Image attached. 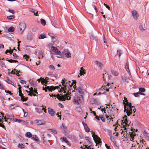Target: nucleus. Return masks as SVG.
I'll return each instance as SVG.
<instances>
[{
	"instance_id": "obj_46",
	"label": "nucleus",
	"mask_w": 149,
	"mask_h": 149,
	"mask_svg": "<svg viewBox=\"0 0 149 149\" xmlns=\"http://www.w3.org/2000/svg\"><path fill=\"white\" fill-rule=\"evenodd\" d=\"M50 131H51V132H52L54 133L55 134H57V131L56 130H53V129H50Z\"/></svg>"
},
{
	"instance_id": "obj_18",
	"label": "nucleus",
	"mask_w": 149,
	"mask_h": 149,
	"mask_svg": "<svg viewBox=\"0 0 149 149\" xmlns=\"http://www.w3.org/2000/svg\"><path fill=\"white\" fill-rule=\"evenodd\" d=\"M109 109V108H108V107L107 106H106V107L101 108V110L102 112L104 111L105 113H106V111H107L108 113H109V112H108Z\"/></svg>"
},
{
	"instance_id": "obj_32",
	"label": "nucleus",
	"mask_w": 149,
	"mask_h": 149,
	"mask_svg": "<svg viewBox=\"0 0 149 149\" xmlns=\"http://www.w3.org/2000/svg\"><path fill=\"white\" fill-rule=\"evenodd\" d=\"M14 28L13 27H10L8 29V31L10 32H12L14 31Z\"/></svg>"
},
{
	"instance_id": "obj_56",
	"label": "nucleus",
	"mask_w": 149,
	"mask_h": 149,
	"mask_svg": "<svg viewBox=\"0 0 149 149\" xmlns=\"http://www.w3.org/2000/svg\"><path fill=\"white\" fill-rule=\"evenodd\" d=\"M117 53L119 55V56H120L121 54L120 50H118L117 51Z\"/></svg>"
},
{
	"instance_id": "obj_17",
	"label": "nucleus",
	"mask_w": 149,
	"mask_h": 149,
	"mask_svg": "<svg viewBox=\"0 0 149 149\" xmlns=\"http://www.w3.org/2000/svg\"><path fill=\"white\" fill-rule=\"evenodd\" d=\"M82 124L84 127L85 131L87 132H89L90 131V129L87 126V124L84 122H82Z\"/></svg>"
},
{
	"instance_id": "obj_7",
	"label": "nucleus",
	"mask_w": 149,
	"mask_h": 149,
	"mask_svg": "<svg viewBox=\"0 0 149 149\" xmlns=\"http://www.w3.org/2000/svg\"><path fill=\"white\" fill-rule=\"evenodd\" d=\"M58 88H59V87L56 86H48L45 87V88L43 86L42 88V89L43 90H45V92H47V90H48L49 91L52 92L53 91H54L56 89H57Z\"/></svg>"
},
{
	"instance_id": "obj_34",
	"label": "nucleus",
	"mask_w": 149,
	"mask_h": 149,
	"mask_svg": "<svg viewBox=\"0 0 149 149\" xmlns=\"http://www.w3.org/2000/svg\"><path fill=\"white\" fill-rule=\"evenodd\" d=\"M112 74L113 75L115 76H117L118 74V72L117 71H113L112 72Z\"/></svg>"
},
{
	"instance_id": "obj_64",
	"label": "nucleus",
	"mask_w": 149,
	"mask_h": 149,
	"mask_svg": "<svg viewBox=\"0 0 149 149\" xmlns=\"http://www.w3.org/2000/svg\"><path fill=\"white\" fill-rule=\"evenodd\" d=\"M105 146L106 147V148L108 149H111V148H109V147L108 146L107 144H105Z\"/></svg>"
},
{
	"instance_id": "obj_59",
	"label": "nucleus",
	"mask_w": 149,
	"mask_h": 149,
	"mask_svg": "<svg viewBox=\"0 0 149 149\" xmlns=\"http://www.w3.org/2000/svg\"><path fill=\"white\" fill-rule=\"evenodd\" d=\"M133 95L135 96V97H139V95L138 94V93L137 92L136 93H134Z\"/></svg>"
},
{
	"instance_id": "obj_41",
	"label": "nucleus",
	"mask_w": 149,
	"mask_h": 149,
	"mask_svg": "<svg viewBox=\"0 0 149 149\" xmlns=\"http://www.w3.org/2000/svg\"><path fill=\"white\" fill-rule=\"evenodd\" d=\"M46 134V133H45V132H42V137L43 139H43H45V138Z\"/></svg>"
},
{
	"instance_id": "obj_42",
	"label": "nucleus",
	"mask_w": 149,
	"mask_h": 149,
	"mask_svg": "<svg viewBox=\"0 0 149 149\" xmlns=\"http://www.w3.org/2000/svg\"><path fill=\"white\" fill-rule=\"evenodd\" d=\"M99 118H100L101 120L103 122H104L105 121V119L102 116H100Z\"/></svg>"
},
{
	"instance_id": "obj_24",
	"label": "nucleus",
	"mask_w": 149,
	"mask_h": 149,
	"mask_svg": "<svg viewBox=\"0 0 149 149\" xmlns=\"http://www.w3.org/2000/svg\"><path fill=\"white\" fill-rule=\"evenodd\" d=\"M31 139L36 141H38L39 139L36 135H33L32 136Z\"/></svg>"
},
{
	"instance_id": "obj_25",
	"label": "nucleus",
	"mask_w": 149,
	"mask_h": 149,
	"mask_svg": "<svg viewBox=\"0 0 149 149\" xmlns=\"http://www.w3.org/2000/svg\"><path fill=\"white\" fill-rule=\"evenodd\" d=\"M46 37V36L45 34H40L39 37L38 38L39 39H42L45 38Z\"/></svg>"
},
{
	"instance_id": "obj_15",
	"label": "nucleus",
	"mask_w": 149,
	"mask_h": 149,
	"mask_svg": "<svg viewBox=\"0 0 149 149\" xmlns=\"http://www.w3.org/2000/svg\"><path fill=\"white\" fill-rule=\"evenodd\" d=\"M36 124L38 125H42L45 124V122L43 120H36Z\"/></svg>"
},
{
	"instance_id": "obj_27",
	"label": "nucleus",
	"mask_w": 149,
	"mask_h": 149,
	"mask_svg": "<svg viewBox=\"0 0 149 149\" xmlns=\"http://www.w3.org/2000/svg\"><path fill=\"white\" fill-rule=\"evenodd\" d=\"M50 130L49 129H47L45 132V133L47 134V136L49 137H51V135L50 134Z\"/></svg>"
},
{
	"instance_id": "obj_43",
	"label": "nucleus",
	"mask_w": 149,
	"mask_h": 149,
	"mask_svg": "<svg viewBox=\"0 0 149 149\" xmlns=\"http://www.w3.org/2000/svg\"><path fill=\"white\" fill-rule=\"evenodd\" d=\"M14 120V121L15 122H17L18 123H20L21 122V120L19 119H17V118L14 119L13 120Z\"/></svg>"
},
{
	"instance_id": "obj_45",
	"label": "nucleus",
	"mask_w": 149,
	"mask_h": 149,
	"mask_svg": "<svg viewBox=\"0 0 149 149\" xmlns=\"http://www.w3.org/2000/svg\"><path fill=\"white\" fill-rule=\"evenodd\" d=\"M105 116L106 118L108 119L107 120L110 119V121L111 120L112 121H113V120L112 119L113 118H112L111 116H109L108 115H106Z\"/></svg>"
},
{
	"instance_id": "obj_55",
	"label": "nucleus",
	"mask_w": 149,
	"mask_h": 149,
	"mask_svg": "<svg viewBox=\"0 0 149 149\" xmlns=\"http://www.w3.org/2000/svg\"><path fill=\"white\" fill-rule=\"evenodd\" d=\"M14 71L15 72V74H16L18 76H19V74L18 72V71L15 69H14Z\"/></svg>"
},
{
	"instance_id": "obj_60",
	"label": "nucleus",
	"mask_w": 149,
	"mask_h": 149,
	"mask_svg": "<svg viewBox=\"0 0 149 149\" xmlns=\"http://www.w3.org/2000/svg\"><path fill=\"white\" fill-rule=\"evenodd\" d=\"M20 83L22 84H26V81L25 80H22L21 81Z\"/></svg>"
},
{
	"instance_id": "obj_38",
	"label": "nucleus",
	"mask_w": 149,
	"mask_h": 149,
	"mask_svg": "<svg viewBox=\"0 0 149 149\" xmlns=\"http://www.w3.org/2000/svg\"><path fill=\"white\" fill-rule=\"evenodd\" d=\"M21 88V87H19L18 88V89L19 90V96H20V97H21V96H22V95H23V94L22 93L21 91L20 90Z\"/></svg>"
},
{
	"instance_id": "obj_19",
	"label": "nucleus",
	"mask_w": 149,
	"mask_h": 149,
	"mask_svg": "<svg viewBox=\"0 0 149 149\" xmlns=\"http://www.w3.org/2000/svg\"><path fill=\"white\" fill-rule=\"evenodd\" d=\"M25 136L26 137L30 138L32 136V135L31 133L30 132H27L25 134Z\"/></svg>"
},
{
	"instance_id": "obj_54",
	"label": "nucleus",
	"mask_w": 149,
	"mask_h": 149,
	"mask_svg": "<svg viewBox=\"0 0 149 149\" xmlns=\"http://www.w3.org/2000/svg\"><path fill=\"white\" fill-rule=\"evenodd\" d=\"M139 28L140 30H141L142 31H143L144 30V29L143 28L142 26L141 25H140L139 26Z\"/></svg>"
},
{
	"instance_id": "obj_22",
	"label": "nucleus",
	"mask_w": 149,
	"mask_h": 149,
	"mask_svg": "<svg viewBox=\"0 0 149 149\" xmlns=\"http://www.w3.org/2000/svg\"><path fill=\"white\" fill-rule=\"evenodd\" d=\"M125 69L126 70V71L128 72L129 74L130 75L131 73H130V71L129 70V64L128 63H127L126 64V65L125 66Z\"/></svg>"
},
{
	"instance_id": "obj_11",
	"label": "nucleus",
	"mask_w": 149,
	"mask_h": 149,
	"mask_svg": "<svg viewBox=\"0 0 149 149\" xmlns=\"http://www.w3.org/2000/svg\"><path fill=\"white\" fill-rule=\"evenodd\" d=\"M73 102L74 104L79 105L81 102V100L79 97H75Z\"/></svg>"
},
{
	"instance_id": "obj_30",
	"label": "nucleus",
	"mask_w": 149,
	"mask_h": 149,
	"mask_svg": "<svg viewBox=\"0 0 149 149\" xmlns=\"http://www.w3.org/2000/svg\"><path fill=\"white\" fill-rule=\"evenodd\" d=\"M27 38L28 40H31L32 39V36L31 33H28L27 35Z\"/></svg>"
},
{
	"instance_id": "obj_21",
	"label": "nucleus",
	"mask_w": 149,
	"mask_h": 149,
	"mask_svg": "<svg viewBox=\"0 0 149 149\" xmlns=\"http://www.w3.org/2000/svg\"><path fill=\"white\" fill-rule=\"evenodd\" d=\"M85 71L83 69V67H81L80 68V74L81 75H84V74H85Z\"/></svg>"
},
{
	"instance_id": "obj_31",
	"label": "nucleus",
	"mask_w": 149,
	"mask_h": 149,
	"mask_svg": "<svg viewBox=\"0 0 149 149\" xmlns=\"http://www.w3.org/2000/svg\"><path fill=\"white\" fill-rule=\"evenodd\" d=\"M123 81H127L128 82V78L127 77H126L125 76L123 77L122 76L121 77Z\"/></svg>"
},
{
	"instance_id": "obj_4",
	"label": "nucleus",
	"mask_w": 149,
	"mask_h": 149,
	"mask_svg": "<svg viewBox=\"0 0 149 149\" xmlns=\"http://www.w3.org/2000/svg\"><path fill=\"white\" fill-rule=\"evenodd\" d=\"M110 84L109 83H108L107 85L104 86H102L101 88H100V91L103 93H105L106 91H112V89L113 88H114V89L116 88V87H114V86H111L109 87Z\"/></svg>"
},
{
	"instance_id": "obj_16",
	"label": "nucleus",
	"mask_w": 149,
	"mask_h": 149,
	"mask_svg": "<svg viewBox=\"0 0 149 149\" xmlns=\"http://www.w3.org/2000/svg\"><path fill=\"white\" fill-rule=\"evenodd\" d=\"M48 112L52 116H53L55 114V112L53 109L51 108H48Z\"/></svg>"
},
{
	"instance_id": "obj_1",
	"label": "nucleus",
	"mask_w": 149,
	"mask_h": 149,
	"mask_svg": "<svg viewBox=\"0 0 149 149\" xmlns=\"http://www.w3.org/2000/svg\"><path fill=\"white\" fill-rule=\"evenodd\" d=\"M62 86L61 88V92H63L64 93L66 94L63 96H60L58 94L56 95L53 94H49V95L51 97H56L59 100L64 101L65 100H70V95L71 94V90L72 88V86L73 85V82H71L70 81H65V79H63L61 82Z\"/></svg>"
},
{
	"instance_id": "obj_26",
	"label": "nucleus",
	"mask_w": 149,
	"mask_h": 149,
	"mask_svg": "<svg viewBox=\"0 0 149 149\" xmlns=\"http://www.w3.org/2000/svg\"><path fill=\"white\" fill-rule=\"evenodd\" d=\"M65 55L66 57L68 58H70L71 57V54L69 52L65 53Z\"/></svg>"
},
{
	"instance_id": "obj_62",
	"label": "nucleus",
	"mask_w": 149,
	"mask_h": 149,
	"mask_svg": "<svg viewBox=\"0 0 149 149\" xmlns=\"http://www.w3.org/2000/svg\"><path fill=\"white\" fill-rule=\"evenodd\" d=\"M4 46L3 44H0V48H4Z\"/></svg>"
},
{
	"instance_id": "obj_8",
	"label": "nucleus",
	"mask_w": 149,
	"mask_h": 149,
	"mask_svg": "<svg viewBox=\"0 0 149 149\" xmlns=\"http://www.w3.org/2000/svg\"><path fill=\"white\" fill-rule=\"evenodd\" d=\"M26 26V24L24 22H22L19 23V27L21 32V34H22V33L23 31L25 29Z\"/></svg>"
},
{
	"instance_id": "obj_6",
	"label": "nucleus",
	"mask_w": 149,
	"mask_h": 149,
	"mask_svg": "<svg viewBox=\"0 0 149 149\" xmlns=\"http://www.w3.org/2000/svg\"><path fill=\"white\" fill-rule=\"evenodd\" d=\"M3 117L5 121H7V120L10 121L14 119L15 117L13 114H9L6 113L5 116H3Z\"/></svg>"
},
{
	"instance_id": "obj_33",
	"label": "nucleus",
	"mask_w": 149,
	"mask_h": 149,
	"mask_svg": "<svg viewBox=\"0 0 149 149\" xmlns=\"http://www.w3.org/2000/svg\"><path fill=\"white\" fill-rule=\"evenodd\" d=\"M18 147L20 148H24V145L22 143H19L18 145Z\"/></svg>"
},
{
	"instance_id": "obj_48",
	"label": "nucleus",
	"mask_w": 149,
	"mask_h": 149,
	"mask_svg": "<svg viewBox=\"0 0 149 149\" xmlns=\"http://www.w3.org/2000/svg\"><path fill=\"white\" fill-rule=\"evenodd\" d=\"M29 95H30L31 96H32L33 95L34 96H37V95L36 94L33 93V92H31L29 93L28 94Z\"/></svg>"
},
{
	"instance_id": "obj_10",
	"label": "nucleus",
	"mask_w": 149,
	"mask_h": 149,
	"mask_svg": "<svg viewBox=\"0 0 149 149\" xmlns=\"http://www.w3.org/2000/svg\"><path fill=\"white\" fill-rule=\"evenodd\" d=\"M92 136L93 139L96 143V144H100L101 143V141L100 138L98 137L97 135L94 134L92 135Z\"/></svg>"
},
{
	"instance_id": "obj_35",
	"label": "nucleus",
	"mask_w": 149,
	"mask_h": 149,
	"mask_svg": "<svg viewBox=\"0 0 149 149\" xmlns=\"http://www.w3.org/2000/svg\"><path fill=\"white\" fill-rule=\"evenodd\" d=\"M41 23L43 26H45L46 24V21L44 19H42L41 20Z\"/></svg>"
},
{
	"instance_id": "obj_49",
	"label": "nucleus",
	"mask_w": 149,
	"mask_h": 149,
	"mask_svg": "<svg viewBox=\"0 0 149 149\" xmlns=\"http://www.w3.org/2000/svg\"><path fill=\"white\" fill-rule=\"evenodd\" d=\"M42 106L43 107L42 109V110L43 111H44V112L45 113H46L47 112V111H46V107H45V106H43V105H42Z\"/></svg>"
},
{
	"instance_id": "obj_14",
	"label": "nucleus",
	"mask_w": 149,
	"mask_h": 149,
	"mask_svg": "<svg viewBox=\"0 0 149 149\" xmlns=\"http://www.w3.org/2000/svg\"><path fill=\"white\" fill-rule=\"evenodd\" d=\"M111 76L109 75L107 73L105 72L103 74V78L104 80H109L110 79Z\"/></svg>"
},
{
	"instance_id": "obj_9",
	"label": "nucleus",
	"mask_w": 149,
	"mask_h": 149,
	"mask_svg": "<svg viewBox=\"0 0 149 149\" xmlns=\"http://www.w3.org/2000/svg\"><path fill=\"white\" fill-rule=\"evenodd\" d=\"M51 49L52 52L55 53L56 55H60L61 54V52L56 47L53 46L51 47Z\"/></svg>"
},
{
	"instance_id": "obj_51",
	"label": "nucleus",
	"mask_w": 149,
	"mask_h": 149,
	"mask_svg": "<svg viewBox=\"0 0 149 149\" xmlns=\"http://www.w3.org/2000/svg\"><path fill=\"white\" fill-rule=\"evenodd\" d=\"M8 11L10 13L12 14H14L15 13V11L14 10H11L10 9H9L8 10Z\"/></svg>"
},
{
	"instance_id": "obj_37",
	"label": "nucleus",
	"mask_w": 149,
	"mask_h": 149,
	"mask_svg": "<svg viewBox=\"0 0 149 149\" xmlns=\"http://www.w3.org/2000/svg\"><path fill=\"white\" fill-rule=\"evenodd\" d=\"M139 90L141 92H144L146 91L145 89L143 88H139Z\"/></svg>"
},
{
	"instance_id": "obj_53",
	"label": "nucleus",
	"mask_w": 149,
	"mask_h": 149,
	"mask_svg": "<svg viewBox=\"0 0 149 149\" xmlns=\"http://www.w3.org/2000/svg\"><path fill=\"white\" fill-rule=\"evenodd\" d=\"M22 110L24 113V116L25 117L27 116L28 115V113L26 112H25L24 110V109H23Z\"/></svg>"
},
{
	"instance_id": "obj_52",
	"label": "nucleus",
	"mask_w": 149,
	"mask_h": 149,
	"mask_svg": "<svg viewBox=\"0 0 149 149\" xmlns=\"http://www.w3.org/2000/svg\"><path fill=\"white\" fill-rule=\"evenodd\" d=\"M114 31L115 33L117 34H119L120 33V32L118 29H115Z\"/></svg>"
},
{
	"instance_id": "obj_29",
	"label": "nucleus",
	"mask_w": 149,
	"mask_h": 149,
	"mask_svg": "<svg viewBox=\"0 0 149 149\" xmlns=\"http://www.w3.org/2000/svg\"><path fill=\"white\" fill-rule=\"evenodd\" d=\"M62 139V142H64L67 144L69 143V141L67 140V138L65 137H63L62 138H61Z\"/></svg>"
},
{
	"instance_id": "obj_40",
	"label": "nucleus",
	"mask_w": 149,
	"mask_h": 149,
	"mask_svg": "<svg viewBox=\"0 0 149 149\" xmlns=\"http://www.w3.org/2000/svg\"><path fill=\"white\" fill-rule=\"evenodd\" d=\"M7 61L11 63H14V62H15V63L17 62V61L16 60H14L12 59H8L7 60Z\"/></svg>"
},
{
	"instance_id": "obj_13",
	"label": "nucleus",
	"mask_w": 149,
	"mask_h": 149,
	"mask_svg": "<svg viewBox=\"0 0 149 149\" xmlns=\"http://www.w3.org/2000/svg\"><path fill=\"white\" fill-rule=\"evenodd\" d=\"M37 81H38L39 82L41 81V84L45 86H46V84L47 83L48 81L46 79H44V78L41 77L38 79Z\"/></svg>"
},
{
	"instance_id": "obj_61",
	"label": "nucleus",
	"mask_w": 149,
	"mask_h": 149,
	"mask_svg": "<svg viewBox=\"0 0 149 149\" xmlns=\"http://www.w3.org/2000/svg\"><path fill=\"white\" fill-rule=\"evenodd\" d=\"M57 55V57L58 58H62V53L61 52V54L60 55Z\"/></svg>"
},
{
	"instance_id": "obj_28",
	"label": "nucleus",
	"mask_w": 149,
	"mask_h": 149,
	"mask_svg": "<svg viewBox=\"0 0 149 149\" xmlns=\"http://www.w3.org/2000/svg\"><path fill=\"white\" fill-rule=\"evenodd\" d=\"M15 17V15H14L8 16L7 17V18L9 20L13 19H14Z\"/></svg>"
},
{
	"instance_id": "obj_2",
	"label": "nucleus",
	"mask_w": 149,
	"mask_h": 149,
	"mask_svg": "<svg viewBox=\"0 0 149 149\" xmlns=\"http://www.w3.org/2000/svg\"><path fill=\"white\" fill-rule=\"evenodd\" d=\"M127 117L126 116H125L123 117V119L120 120L121 123V126L123 128V129H121V132L122 134L124 133L123 136L125 134V132L126 133H127V129L128 128L129 125V123L127 120Z\"/></svg>"
},
{
	"instance_id": "obj_3",
	"label": "nucleus",
	"mask_w": 149,
	"mask_h": 149,
	"mask_svg": "<svg viewBox=\"0 0 149 149\" xmlns=\"http://www.w3.org/2000/svg\"><path fill=\"white\" fill-rule=\"evenodd\" d=\"M124 99L123 101H125L123 102L124 108V111H126L127 115L129 116L132 113V107H133V106H132L131 103L128 102L126 98L124 97Z\"/></svg>"
},
{
	"instance_id": "obj_50",
	"label": "nucleus",
	"mask_w": 149,
	"mask_h": 149,
	"mask_svg": "<svg viewBox=\"0 0 149 149\" xmlns=\"http://www.w3.org/2000/svg\"><path fill=\"white\" fill-rule=\"evenodd\" d=\"M24 57L25 59H26L27 60H28V59L29 58V56H27V55L25 54L24 55Z\"/></svg>"
},
{
	"instance_id": "obj_36",
	"label": "nucleus",
	"mask_w": 149,
	"mask_h": 149,
	"mask_svg": "<svg viewBox=\"0 0 149 149\" xmlns=\"http://www.w3.org/2000/svg\"><path fill=\"white\" fill-rule=\"evenodd\" d=\"M49 68L52 70H54L55 69V68L54 66L52 65H49Z\"/></svg>"
},
{
	"instance_id": "obj_44",
	"label": "nucleus",
	"mask_w": 149,
	"mask_h": 149,
	"mask_svg": "<svg viewBox=\"0 0 149 149\" xmlns=\"http://www.w3.org/2000/svg\"><path fill=\"white\" fill-rule=\"evenodd\" d=\"M51 37L53 42H54L56 41V39L55 37L54 36H52Z\"/></svg>"
},
{
	"instance_id": "obj_47",
	"label": "nucleus",
	"mask_w": 149,
	"mask_h": 149,
	"mask_svg": "<svg viewBox=\"0 0 149 149\" xmlns=\"http://www.w3.org/2000/svg\"><path fill=\"white\" fill-rule=\"evenodd\" d=\"M16 106H15L13 104H12L9 107V109H14L15 108V107Z\"/></svg>"
},
{
	"instance_id": "obj_57",
	"label": "nucleus",
	"mask_w": 149,
	"mask_h": 149,
	"mask_svg": "<svg viewBox=\"0 0 149 149\" xmlns=\"http://www.w3.org/2000/svg\"><path fill=\"white\" fill-rule=\"evenodd\" d=\"M13 55L14 57V58H16L17 57V56L16 53H13Z\"/></svg>"
},
{
	"instance_id": "obj_23",
	"label": "nucleus",
	"mask_w": 149,
	"mask_h": 149,
	"mask_svg": "<svg viewBox=\"0 0 149 149\" xmlns=\"http://www.w3.org/2000/svg\"><path fill=\"white\" fill-rule=\"evenodd\" d=\"M43 142L44 144L47 146H49V145H51V143L49 140L46 141L45 139H43Z\"/></svg>"
},
{
	"instance_id": "obj_5",
	"label": "nucleus",
	"mask_w": 149,
	"mask_h": 149,
	"mask_svg": "<svg viewBox=\"0 0 149 149\" xmlns=\"http://www.w3.org/2000/svg\"><path fill=\"white\" fill-rule=\"evenodd\" d=\"M134 129H132L131 130V132H129V134H128L127 137L130 138V141L131 142H134V141H133L134 140V136H136V134L135 132H134Z\"/></svg>"
},
{
	"instance_id": "obj_58",
	"label": "nucleus",
	"mask_w": 149,
	"mask_h": 149,
	"mask_svg": "<svg viewBox=\"0 0 149 149\" xmlns=\"http://www.w3.org/2000/svg\"><path fill=\"white\" fill-rule=\"evenodd\" d=\"M137 93H138V94L139 95H145V94H144L143 93H141V92L140 91H139V92H137Z\"/></svg>"
},
{
	"instance_id": "obj_12",
	"label": "nucleus",
	"mask_w": 149,
	"mask_h": 149,
	"mask_svg": "<svg viewBox=\"0 0 149 149\" xmlns=\"http://www.w3.org/2000/svg\"><path fill=\"white\" fill-rule=\"evenodd\" d=\"M132 15L134 19H137L139 15L138 12L135 10H132L131 11Z\"/></svg>"
},
{
	"instance_id": "obj_63",
	"label": "nucleus",
	"mask_w": 149,
	"mask_h": 149,
	"mask_svg": "<svg viewBox=\"0 0 149 149\" xmlns=\"http://www.w3.org/2000/svg\"><path fill=\"white\" fill-rule=\"evenodd\" d=\"M33 93H35V94L36 93L37 94L38 93L37 92V90L36 89H34V90L33 91Z\"/></svg>"
},
{
	"instance_id": "obj_20",
	"label": "nucleus",
	"mask_w": 149,
	"mask_h": 149,
	"mask_svg": "<svg viewBox=\"0 0 149 149\" xmlns=\"http://www.w3.org/2000/svg\"><path fill=\"white\" fill-rule=\"evenodd\" d=\"M95 63L97 66H99L100 68H102L103 66L102 64L99 61H95Z\"/></svg>"
},
{
	"instance_id": "obj_39",
	"label": "nucleus",
	"mask_w": 149,
	"mask_h": 149,
	"mask_svg": "<svg viewBox=\"0 0 149 149\" xmlns=\"http://www.w3.org/2000/svg\"><path fill=\"white\" fill-rule=\"evenodd\" d=\"M21 97V100L23 101H25L27 100V98L26 97H25L23 95H22Z\"/></svg>"
}]
</instances>
